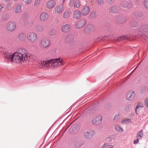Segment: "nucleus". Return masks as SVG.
Masks as SVG:
<instances>
[{"mask_svg":"<svg viewBox=\"0 0 148 148\" xmlns=\"http://www.w3.org/2000/svg\"><path fill=\"white\" fill-rule=\"evenodd\" d=\"M4 7V5L3 4H1L0 5V12H2Z\"/></svg>","mask_w":148,"mask_h":148,"instance_id":"obj_44","label":"nucleus"},{"mask_svg":"<svg viewBox=\"0 0 148 148\" xmlns=\"http://www.w3.org/2000/svg\"><path fill=\"white\" fill-rule=\"evenodd\" d=\"M138 34L140 35H146V34H148V29L147 26L144 25H142L139 28L138 31Z\"/></svg>","mask_w":148,"mask_h":148,"instance_id":"obj_6","label":"nucleus"},{"mask_svg":"<svg viewBox=\"0 0 148 148\" xmlns=\"http://www.w3.org/2000/svg\"><path fill=\"white\" fill-rule=\"evenodd\" d=\"M40 0H35L34 5L36 6L40 4Z\"/></svg>","mask_w":148,"mask_h":148,"instance_id":"obj_41","label":"nucleus"},{"mask_svg":"<svg viewBox=\"0 0 148 148\" xmlns=\"http://www.w3.org/2000/svg\"><path fill=\"white\" fill-rule=\"evenodd\" d=\"M65 1V0H62V2L63 3H64Z\"/></svg>","mask_w":148,"mask_h":148,"instance_id":"obj_52","label":"nucleus"},{"mask_svg":"<svg viewBox=\"0 0 148 148\" xmlns=\"http://www.w3.org/2000/svg\"><path fill=\"white\" fill-rule=\"evenodd\" d=\"M107 148H113L114 146L112 145H109L107 143Z\"/></svg>","mask_w":148,"mask_h":148,"instance_id":"obj_48","label":"nucleus"},{"mask_svg":"<svg viewBox=\"0 0 148 148\" xmlns=\"http://www.w3.org/2000/svg\"><path fill=\"white\" fill-rule=\"evenodd\" d=\"M5 60L8 62L22 63L23 62H31L32 60L33 56L28 54L26 50L19 48L14 53L6 52L4 54Z\"/></svg>","mask_w":148,"mask_h":148,"instance_id":"obj_1","label":"nucleus"},{"mask_svg":"<svg viewBox=\"0 0 148 148\" xmlns=\"http://www.w3.org/2000/svg\"><path fill=\"white\" fill-rule=\"evenodd\" d=\"M112 140V138L111 136H108L105 138V141L106 142H111Z\"/></svg>","mask_w":148,"mask_h":148,"instance_id":"obj_35","label":"nucleus"},{"mask_svg":"<svg viewBox=\"0 0 148 148\" xmlns=\"http://www.w3.org/2000/svg\"><path fill=\"white\" fill-rule=\"evenodd\" d=\"M26 38V35L24 33H21L18 36V40L20 42L24 41L25 40Z\"/></svg>","mask_w":148,"mask_h":148,"instance_id":"obj_19","label":"nucleus"},{"mask_svg":"<svg viewBox=\"0 0 148 148\" xmlns=\"http://www.w3.org/2000/svg\"><path fill=\"white\" fill-rule=\"evenodd\" d=\"M81 5V3L78 0L75 1L74 6L77 8H79Z\"/></svg>","mask_w":148,"mask_h":148,"instance_id":"obj_30","label":"nucleus"},{"mask_svg":"<svg viewBox=\"0 0 148 148\" xmlns=\"http://www.w3.org/2000/svg\"><path fill=\"white\" fill-rule=\"evenodd\" d=\"M23 1L26 5H28L31 3L32 0H23Z\"/></svg>","mask_w":148,"mask_h":148,"instance_id":"obj_36","label":"nucleus"},{"mask_svg":"<svg viewBox=\"0 0 148 148\" xmlns=\"http://www.w3.org/2000/svg\"><path fill=\"white\" fill-rule=\"evenodd\" d=\"M16 27V23L14 21H9L6 26L7 30L10 32H13L15 29Z\"/></svg>","mask_w":148,"mask_h":148,"instance_id":"obj_4","label":"nucleus"},{"mask_svg":"<svg viewBox=\"0 0 148 148\" xmlns=\"http://www.w3.org/2000/svg\"><path fill=\"white\" fill-rule=\"evenodd\" d=\"M123 18L124 19V21H125L126 19V18L125 17H123Z\"/></svg>","mask_w":148,"mask_h":148,"instance_id":"obj_51","label":"nucleus"},{"mask_svg":"<svg viewBox=\"0 0 148 148\" xmlns=\"http://www.w3.org/2000/svg\"><path fill=\"white\" fill-rule=\"evenodd\" d=\"M90 8L88 6L83 7L81 10V13L84 16H86L89 13Z\"/></svg>","mask_w":148,"mask_h":148,"instance_id":"obj_13","label":"nucleus"},{"mask_svg":"<svg viewBox=\"0 0 148 148\" xmlns=\"http://www.w3.org/2000/svg\"><path fill=\"white\" fill-rule=\"evenodd\" d=\"M14 1H18V0H14Z\"/></svg>","mask_w":148,"mask_h":148,"instance_id":"obj_54","label":"nucleus"},{"mask_svg":"<svg viewBox=\"0 0 148 148\" xmlns=\"http://www.w3.org/2000/svg\"><path fill=\"white\" fill-rule=\"evenodd\" d=\"M71 28V26L70 25L66 24L62 25L61 27V30L62 32L64 33L68 32Z\"/></svg>","mask_w":148,"mask_h":148,"instance_id":"obj_16","label":"nucleus"},{"mask_svg":"<svg viewBox=\"0 0 148 148\" xmlns=\"http://www.w3.org/2000/svg\"><path fill=\"white\" fill-rule=\"evenodd\" d=\"M120 114H119L118 113L116 114L114 117V119L115 120H117L120 118Z\"/></svg>","mask_w":148,"mask_h":148,"instance_id":"obj_39","label":"nucleus"},{"mask_svg":"<svg viewBox=\"0 0 148 148\" xmlns=\"http://www.w3.org/2000/svg\"><path fill=\"white\" fill-rule=\"evenodd\" d=\"M82 13L80 11L78 10L75 11L73 14V17L76 19H79L81 16Z\"/></svg>","mask_w":148,"mask_h":148,"instance_id":"obj_18","label":"nucleus"},{"mask_svg":"<svg viewBox=\"0 0 148 148\" xmlns=\"http://www.w3.org/2000/svg\"><path fill=\"white\" fill-rule=\"evenodd\" d=\"M115 129L119 132H121L123 131L122 128L118 125H115Z\"/></svg>","mask_w":148,"mask_h":148,"instance_id":"obj_27","label":"nucleus"},{"mask_svg":"<svg viewBox=\"0 0 148 148\" xmlns=\"http://www.w3.org/2000/svg\"><path fill=\"white\" fill-rule=\"evenodd\" d=\"M74 2V0H70L69 5L70 6H71L73 5Z\"/></svg>","mask_w":148,"mask_h":148,"instance_id":"obj_42","label":"nucleus"},{"mask_svg":"<svg viewBox=\"0 0 148 148\" xmlns=\"http://www.w3.org/2000/svg\"><path fill=\"white\" fill-rule=\"evenodd\" d=\"M22 5L20 4H18L16 6L14 11L16 13H19L22 12Z\"/></svg>","mask_w":148,"mask_h":148,"instance_id":"obj_21","label":"nucleus"},{"mask_svg":"<svg viewBox=\"0 0 148 148\" xmlns=\"http://www.w3.org/2000/svg\"><path fill=\"white\" fill-rule=\"evenodd\" d=\"M102 120V116L101 115H98L93 119L92 120V123L95 125H99L101 123Z\"/></svg>","mask_w":148,"mask_h":148,"instance_id":"obj_8","label":"nucleus"},{"mask_svg":"<svg viewBox=\"0 0 148 148\" xmlns=\"http://www.w3.org/2000/svg\"><path fill=\"white\" fill-rule=\"evenodd\" d=\"M64 10V5L61 4L56 6L54 9V12L56 14H62Z\"/></svg>","mask_w":148,"mask_h":148,"instance_id":"obj_7","label":"nucleus"},{"mask_svg":"<svg viewBox=\"0 0 148 148\" xmlns=\"http://www.w3.org/2000/svg\"><path fill=\"white\" fill-rule=\"evenodd\" d=\"M50 41L47 38H42L40 41V45L44 48L49 47L50 45Z\"/></svg>","mask_w":148,"mask_h":148,"instance_id":"obj_5","label":"nucleus"},{"mask_svg":"<svg viewBox=\"0 0 148 148\" xmlns=\"http://www.w3.org/2000/svg\"><path fill=\"white\" fill-rule=\"evenodd\" d=\"M144 104L145 106L148 108V98H146L144 100Z\"/></svg>","mask_w":148,"mask_h":148,"instance_id":"obj_38","label":"nucleus"},{"mask_svg":"<svg viewBox=\"0 0 148 148\" xmlns=\"http://www.w3.org/2000/svg\"><path fill=\"white\" fill-rule=\"evenodd\" d=\"M139 64H138V66H137L135 68H134V67H133L132 69H134V70H133V71H134L136 69V68H137V67H138V65H139Z\"/></svg>","mask_w":148,"mask_h":148,"instance_id":"obj_50","label":"nucleus"},{"mask_svg":"<svg viewBox=\"0 0 148 148\" xmlns=\"http://www.w3.org/2000/svg\"><path fill=\"white\" fill-rule=\"evenodd\" d=\"M143 107V104L141 102H139L137 104L136 108V112L137 113V112L140 109L142 108Z\"/></svg>","mask_w":148,"mask_h":148,"instance_id":"obj_25","label":"nucleus"},{"mask_svg":"<svg viewBox=\"0 0 148 148\" xmlns=\"http://www.w3.org/2000/svg\"><path fill=\"white\" fill-rule=\"evenodd\" d=\"M28 17V14L27 13H25L23 15L22 18L23 19H26Z\"/></svg>","mask_w":148,"mask_h":148,"instance_id":"obj_40","label":"nucleus"},{"mask_svg":"<svg viewBox=\"0 0 148 148\" xmlns=\"http://www.w3.org/2000/svg\"><path fill=\"white\" fill-rule=\"evenodd\" d=\"M129 120V119H125L124 120H123L122 122H121V123H126V122L127 121H128Z\"/></svg>","mask_w":148,"mask_h":148,"instance_id":"obj_46","label":"nucleus"},{"mask_svg":"<svg viewBox=\"0 0 148 148\" xmlns=\"http://www.w3.org/2000/svg\"><path fill=\"white\" fill-rule=\"evenodd\" d=\"M119 10L118 7L116 6L112 7L110 10V12L112 13H116L118 12Z\"/></svg>","mask_w":148,"mask_h":148,"instance_id":"obj_23","label":"nucleus"},{"mask_svg":"<svg viewBox=\"0 0 148 148\" xmlns=\"http://www.w3.org/2000/svg\"><path fill=\"white\" fill-rule=\"evenodd\" d=\"M143 135V130H142L140 131H139L137 135V138H142Z\"/></svg>","mask_w":148,"mask_h":148,"instance_id":"obj_29","label":"nucleus"},{"mask_svg":"<svg viewBox=\"0 0 148 148\" xmlns=\"http://www.w3.org/2000/svg\"><path fill=\"white\" fill-rule=\"evenodd\" d=\"M74 38V36L73 35L70 34L66 36V40L68 42H70L73 41Z\"/></svg>","mask_w":148,"mask_h":148,"instance_id":"obj_22","label":"nucleus"},{"mask_svg":"<svg viewBox=\"0 0 148 148\" xmlns=\"http://www.w3.org/2000/svg\"><path fill=\"white\" fill-rule=\"evenodd\" d=\"M7 8L8 10H10L12 8V4L11 3H9L7 5Z\"/></svg>","mask_w":148,"mask_h":148,"instance_id":"obj_34","label":"nucleus"},{"mask_svg":"<svg viewBox=\"0 0 148 148\" xmlns=\"http://www.w3.org/2000/svg\"><path fill=\"white\" fill-rule=\"evenodd\" d=\"M48 17L49 15L47 12H43L40 14V18L41 21H44L48 19Z\"/></svg>","mask_w":148,"mask_h":148,"instance_id":"obj_17","label":"nucleus"},{"mask_svg":"<svg viewBox=\"0 0 148 148\" xmlns=\"http://www.w3.org/2000/svg\"><path fill=\"white\" fill-rule=\"evenodd\" d=\"M38 66L40 68H43L45 67L44 63V61L40 62H39L38 64Z\"/></svg>","mask_w":148,"mask_h":148,"instance_id":"obj_32","label":"nucleus"},{"mask_svg":"<svg viewBox=\"0 0 148 148\" xmlns=\"http://www.w3.org/2000/svg\"><path fill=\"white\" fill-rule=\"evenodd\" d=\"M84 143L81 141L76 142L74 143V146L76 148H79L83 145Z\"/></svg>","mask_w":148,"mask_h":148,"instance_id":"obj_24","label":"nucleus"},{"mask_svg":"<svg viewBox=\"0 0 148 148\" xmlns=\"http://www.w3.org/2000/svg\"><path fill=\"white\" fill-rule=\"evenodd\" d=\"M135 96V93L134 91H130L126 95V99L129 101H131L133 100Z\"/></svg>","mask_w":148,"mask_h":148,"instance_id":"obj_14","label":"nucleus"},{"mask_svg":"<svg viewBox=\"0 0 148 148\" xmlns=\"http://www.w3.org/2000/svg\"><path fill=\"white\" fill-rule=\"evenodd\" d=\"M5 1H10V0H4Z\"/></svg>","mask_w":148,"mask_h":148,"instance_id":"obj_53","label":"nucleus"},{"mask_svg":"<svg viewBox=\"0 0 148 148\" xmlns=\"http://www.w3.org/2000/svg\"><path fill=\"white\" fill-rule=\"evenodd\" d=\"M97 3L99 4L102 5L103 3V0H97Z\"/></svg>","mask_w":148,"mask_h":148,"instance_id":"obj_45","label":"nucleus"},{"mask_svg":"<svg viewBox=\"0 0 148 148\" xmlns=\"http://www.w3.org/2000/svg\"><path fill=\"white\" fill-rule=\"evenodd\" d=\"M27 38L30 42L33 43L37 40L38 38L36 34L34 32H31L27 34Z\"/></svg>","mask_w":148,"mask_h":148,"instance_id":"obj_3","label":"nucleus"},{"mask_svg":"<svg viewBox=\"0 0 148 148\" xmlns=\"http://www.w3.org/2000/svg\"><path fill=\"white\" fill-rule=\"evenodd\" d=\"M143 4L145 8L148 9V0H144L143 1Z\"/></svg>","mask_w":148,"mask_h":148,"instance_id":"obj_33","label":"nucleus"},{"mask_svg":"<svg viewBox=\"0 0 148 148\" xmlns=\"http://www.w3.org/2000/svg\"><path fill=\"white\" fill-rule=\"evenodd\" d=\"M100 148H107V143H105L103 145L100 146Z\"/></svg>","mask_w":148,"mask_h":148,"instance_id":"obj_47","label":"nucleus"},{"mask_svg":"<svg viewBox=\"0 0 148 148\" xmlns=\"http://www.w3.org/2000/svg\"><path fill=\"white\" fill-rule=\"evenodd\" d=\"M114 0H107L106 3L108 4H111L113 3Z\"/></svg>","mask_w":148,"mask_h":148,"instance_id":"obj_43","label":"nucleus"},{"mask_svg":"<svg viewBox=\"0 0 148 148\" xmlns=\"http://www.w3.org/2000/svg\"><path fill=\"white\" fill-rule=\"evenodd\" d=\"M51 59L44 61L45 67H49L50 66V64H51Z\"/></svg>","mask_w":148,"mask_h":148,"instance_id":"obj_26","label":"nucleus"},{"mask_svg":"<svg viewBox=\"0 0 148 148\" xmlns=\"http://www.w3.org/2000/svg\"><path fill=\"white\" fill-rule=\"evenodd\" d=\"M95 134V132L92 130H89L84 133L85 137L88 139L91 138Z\"/></svg>","mask_w":148,"mask_h":148,"instance_id":"obj_11","label":"nucleus"},{"mask_svg":"<svg viewBox=\"0 0 148 148\" xmlns=\"http://www.w3.org/2000/svg\"><path fill=\"white\" fill-rule=\"evenodd\" d=\"M121 5L122 7L127 9H129L132 7V4L130 1H123L121 3Z\"/></svg>","mask_w":148,"mask_h":148,"instance_id":"obj_10","label":"nucleus"},{"mask_svg":"<svg viewBox=\"0 0 148 148\" xmlns=\"http://www.w3.org/2000/svg\"><path fill=\"white\" fill-rule=\"evenodd\" d=\"M129 38V36L127 35H123V36L116 38H112L111 39V41L113 42H119L120 41H123L125 40L128 39Z\"/></svg>","mask_w":148,"mask_h":148,"instance_id":"obj_9","label":"nucleus"},{"mask_svg":"<svg viewBox=\"0 0 148 148\" xmlns=\"http://www.w3.org/2000/svg\"><path fill=\"white\" fill-rule=\"evenodd\" d=\"M138 138H137V139L136 140H134V144H136L138 143L139 142Z\"/></svg>","mask_w":148,"mask_h":148,"instance_id":"obj_49","label":"nucleus"},{"mask_svg":"<svg viewBox=\"0 0 148 148\" xmlns=\"http://www.w3.org/2000/svg\"><path fill=\"white\" fill-rule=\"evenodd\" d=\"M51 68H55L59 66H61L64 65V62L62 59L60 58L54 59H51Z\"/></svg>","mask_w":148,"mask_h":148,"instance_id":"obj_2","label":"nucleus"},{"mask_svg":"<svg viewBox=\"0 0 148 148\" xmlns=\"http://www.w3.org/2000/svg\"><path fill=\"white\" fill-rule=\"evenodd\" d=\"M56 33V31L54 30H51L50 31L49 33V34L51 36H54Z\"/></svg>","mask_w":148,"mask_h":148,"instance_id":"obj_37","label":"nucleus"},{"mask_svg":"<svg viewBox=\"0 0 148 148\" xmlns=\"http://www.w3.org/2000/svg\"><path fill=\"white\" fill-rule=\"evenodd\" d=\"M134 15L135 16L139 18L142 17L143 16V14L141 12L137 11L134 13Z\"/></svg>","mask_w":148,"mask_h":148,"instance_id":"obj_28","label":"nucleus"},{"mask_svg":"<svg viewBox=\"0 0 148 148\" xmlns=\"http://www.w3.org/2000/svg\"><path fill=\"white\" fill-rule=\"evenodd\" d=\"M101 39H103V37H101Z\"/></svg>","mask_w":148,"mask_h":148,"instance_id":"obj_55","label":"nucleus"},{"mask_svg":"<svg viewBox=\"0 0 148 148\" xmlns=\"http://www.w3.org/2000/svg\"><path fill=\"white\" fill-rule=\"evenodd\" d=\"M70 12L69 10H66L63 13V17L64 18L67 19L70 17Z\"/></svg>","mask_w":148,"mask_h":148,"instance_id":"obj_20","label":"nucleus"},{"mask_svg":"<svg viewBox=\"0 0 148 148\" xmlns=\"http://www.w3.org/2000/svg\"><path fill=\"white\" fill-rule=\"evenodd\" d=\"M86 23V20L84 19L80 20L77 23L76 27L77 28H80L84 26Z\"/></svg>","mask_w":148,"mask_h":148,"instance_id":"obj_15","label":"nucleus"},{"mask_svg":"<svg viewBox=\"0 0 148 148\" xmlns=\"http://www.w3.org/2000/svg\"><path fill=\"white\" fill-rule=\"evenodd\" d=\"M56 4V1L54 0H51L47 2L46 7L48 9H51L55 6Z\"/></svg>","mask_w":148,"mask_h":148,"instance_id":"obj_12","label":"nucleus"},{"mask_svg":"<svg viewBox=\"0 0 148 148\" xmlns=\"http://www.w3.org/2000/svg\"><path fill=\"white\" fill-rule=\"evenodd\" d=\"M36 30L38 32H42L44 29L43 27L41 26H37L36 28Z\"/></svg>","mask_w":148,"mask_h":148,"instance_id":"obj_31","label":"nucleus"}]
</instances>
